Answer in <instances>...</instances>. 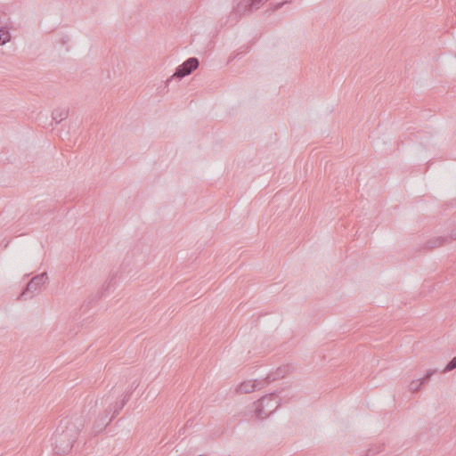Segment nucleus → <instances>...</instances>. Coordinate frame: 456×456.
<instances>
[{
    "label": "nucleus",
    "instance_id": "7",
    "mask_svg": "<svg viewBox=\"0 0 456 456\" xmlns=\"http://www.w3.org/2000/svg\"><path fill=\"white\" fill-rule=\"evenodd\" d=\"M436 371L437 370H428L427 374H425V376H423L422 378L418 379L416 380H412L411 383H410V390H411V392L419 391V387H421L422 385L428 383V380H430V379L432 378V376L436 373Z\"/></svg>",
    "mask_w": 456,
    "mask_h": 456
},
{
    "label": "nucleus",
    "instance_id": "13",
    "mask_svg": "<svg viewBox=\"0 0 456 456\" xmlns=\"http://www.w3.org/2000/svg\"><path fill=\"white\" fill-rule=\"evenodd\" d=\"M10 41V33L4 27L0 28V45H4Z\"/></svg>",
    "mask_w": 456,
    "mask_h": 456
},
{
    "label": "nucleus",
    "instance_id": "3",
    "mask_svg": "<svg viewBox=\"0 0 456 456\" xmlns=\"http://www.w3.org/2000/svg\"><path fill=\"white\" fill-rule=\"evenodd\" d=\"M47 281L48 275L46 273H42L38 275L33 276L28 285H26V289H24L23 292L20 294L18 298L21 300L31 299L34 296L40 293V289H42V287L46 284Z\"/></svg>",
    "mask_w": 456,
    "mask_h": 456
},
{
    "label": "nucleus",
    "instance_id": "6",
    "mask_svg": "<svg viewBox=\"0 0 456 456\" xmlns=\"http://www.w3.org/2000/svg\"><path fill=\"white\" fill-rule=\"evenodd\" d=\"M269 383L264 379L248 380L237 385L236 391L240 394H250L263 388L264 386Z\"/></svg>",
    "mask_w": 456,
    "mask_h": 456
},
{
    "label": "nucleus",
    "instance_id": "5",
    "mask_svg": "<svg viewBox=\"0 0 456 456\" xmlns=\"http://www.w3.org/2000/svg\"><path fill=\"white\" fill-rule=\"evenodd\" d=\"M199 67V61L196 57H191L184 61L180 66L175 69V72H174V75L171 76V78L169 80H172L173 78L177 79H183V77H187L188 75L191 74L194 70H196Z\"/></svg>",
    "mask_w": 456,
    "mask_h": 456
},
{
    "label": "nucleus",
    "instance_id": "16",
    "mask_svg": "<svg viewBox=\"0 0 456 456\" xmlns=\"http://www.w3.org/2000/svg\"><path fill=\"white\" fill-rule=\"evenodd\" d=\"M446 238H447V240H456V230L452 231L451 235Z\"/></svg>",
    "mask_w": 456,
    "mask_h": 456
},
{
    "label": "nucleus",
    "instance_id": "10",
    "mask_svg": "<svg viewBox=\"0 0 456 456\" xmlns=\"http://www.w3.org/2000/svg\"><path fill=\"white\" fill-rule=\"evenodd\" d=\"M68 118V109L67 108H57L53 110L52 118L54 123L59 124L62 120H65Z\"/></svg>",
    "mask_w": 456,
    "mask_h": 456
},
{
    "label": "nucleus",
    "instance_id": "15",
    "mask_svg": "<svg viewBox=\"0 0 456 456\" xmlns=\"http://www.w3.org/2000/svg\"><path fill=\"white\" fill-rule=\"evenodd\" d=\"M379 452H380V446H378L375 449H369V450H367L366 456H374V455H376Z\"/></svg>",
    "mask_w": 456,
    "mask_h": 456
},
{
    "label": "nucleus",
    "instance_id": "14",
    "mask_svg": "<svg viewBox=\"0 0 456 456\" xmlns=\"http://www.w3.org/2000/svg\"><path fill=\"white\" fill-rule=\"evenodd\" d=\"M455 369H456V357H453V358H452L451 361H449V362H447L446 367H444V370H443V373H448Z\"/></svg>",
    "mask_w": 456,
    "mask_h": 456
},
{
    "label": "nucleus",
    "instance_id": "8",
    "mask_svg": "<svg viewBox=\"0 0 456 456\" xmlns=\"http://www.w3.org/2000/svg\"><path fill=\"white\" fill-rule=\"evenodd\" d=\"M287 373H288V367L287 366L281 367V368L277 369V370H275V372L269 373V375H267L266 378H265V379H263V380L266 381L267 383H272L273 381L283 379L285 376H287Z\"/></svg>",
    "mask_w": 456,
    "mask_h": 456
},
{
    "label": "nucleus",
    "instance_id": "12",
    "mask_svg": "<svg viewBox=\"0 0 456 456\" xmlns=\"http://www.w3.org/2000/svg\"><path fill=\"white\" fill-rule=\"evenodd\" d=\"M237 2L249 4V9L251 10H257L265 3V0H237Z\"/></svg>",
    "mask_w": 456,
    "mask_h": 456
},
{
    "label": "nucleus",
    "instance_id": "9",
    "mask_svg": "<svg viewBox=\"0 0 456 456\" xmlns=\"http://www.w3.org/2000/svg\"><path fill=\"white\" fill-rule=\"evenodd\" d=\"M255 10L249 9L248 4L237 2L236 7L232 8V17L238 19L247 12H251Z\"/></svg>",
    "mask_w": 456,
    "mask_h": 456
},
{
    "label": "nucleus",
    "instance_id": "17",
    "mask_svg": "<svg viewBox=\"0 0 456 456\" xmlns=\"http://www.w3.org/2000/svg\"><path fill=\"white\" fill-rule=\"evenodd\" d=\"M283 4H285V2L278 3L277 4H275V6H273V10H277V9L281 8Z\"/></svg>",
    "mask_w": 456,
    "mask_h": 456
},
{
    "label": "nucleus",
    "instance_id": "18",
    "mask_svg": "<svg viewBox=\"0 0 456 456\" xmlns=\"http://www.w3.org/2000/svg\"><path fill=\"white\" fill-rule=\"evenodd\" d=\"M110 414H111V411L110 412L107 411V416H104V418H108V415H110Z\"/></svg>",
    "mask_w": 456,
    "mask_h": 456
},
{
    "label": "nucleus",
    "instance_id": "1",
    "mask_svg": "<svg viewBox=\"0 0 456 456\" xmlns=\"http://www.w3.org/2000/svg\"><path fill=\"white\" fill-rule=\"evenodd\" d=\"M83 426L81 417H65L61 419L53 435V444L57 455H66L70 451Z\"/></svg>",
    "mask_w": 456,
    "mask_h": 456
},
{
    "label": "nucleus",
    "instance_id": "4",
    "mask_svg": "<svg viewBox=\"0 0 456 456\" xmlns=\"http://www.w3.org/2000/svg\"><path fill=\"white\" fill-rule=\"evenodd\" d=\"M129 396H131V391H127V393L124 394V397L120 402L113 403V395H107L106 398H104V403L109 405L107 406L106 412H112V416H110V419H109L110 421L113 419L116 415H118V411H122L125 404L128 402ZM109 420L102 422V428H100V429L105 428L107 424L110 423Z\"/></svg>",
    "mask_w": 456,
    "mask_h": 456
},
{
    "label": "nucleus",
    "instance_id": "2",
    "mask_svg": "<svg viewBox=\"0 0 456 456\" xmlns=\"http://www.w3.org/2000/svg\"><path fill=\"white\" fill-rule=\"evenodd\" d=\"M280 403L281 399L276 393L262 396V398L254 403V414H256V420L265 419L276 411Z\"/></svg>",
    "mask_w": 456,
    "mask_h": 456
},
{
    "label": "nucleus",
    "instance_id": "11",
    "mask_svg": "<svg viewBox=\"0 0 456 456\" xmlns=\"http://www.w3.org/2000/svg\"><path fill=\"white\" fill-rule=\"evenodd\" d=\"M448 241H450V240H447V237H444V236L435 237L427 241V248L429 250H433L438 247L443 246L445 243H448Z\"/></svg>",
    "mask_w": 456,
    "mask_h": 456
}]
</instances>
